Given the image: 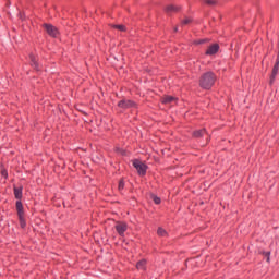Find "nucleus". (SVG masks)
Instances as JSON below:
<instances>
[{
	"mask_svg": "<svg viewBox=\"0 0 279 279\" xmlns=\"http://www.w3.org/2000/svg\"><path fill=\"white\" fill-rule=\"evenodd\" d=\"M217 80V76L213 72H206L203 74L199 78V86L201 88H204L205 90H210L213 86H215V82Z\"/></svg>",
	"mask_w": 279,
	"mask_h": 279,
	"instance_id": "f257e3e1",
	"label": "nucleus"
},
{
	"mask_svg": "<svg viewBox=\"0 0 279 279\" xmlns=\"http://www.w3.org/2000/svg\"><path fill=\"white\" fill-rule=\"evenodd\" d=\"M133 167L136 169L140 175H145V173H147V166L141 160H134Z\"/></svg>",
	"mask_w": 279,
	"mask_h": 279,
	"instance_id": "f03ea898",
	"label": "nucleus"
},
{
	"mask_svg": "<svg viewBox=\"0 0 279 279\" xmlns=\"http://www.w3.org/2000/svg\"><path fill=\"white\" fill-rule=\"evenodd\" d=\"M44 28L46 29L47 34L52 38H58V28L51 24H44Z\"/></svg>",
	"mask_w": 279,
	"mask_h": 279,
	"instance_id": "7ed1b4c3",
	"label": "nucleus"
},
{
	"mask_svg": "<svg viewBox=\"0 0 279 279\" xmlns=\"http://www.w3.org/2000/svg\"><path fill=\"white\" fill-rule=\"evenodd\" d=\"M116 230L120 236H123L125 232L128 231V223L125 222H117L116 223Z\"/></svg>",
	"mask_w": 279,
	"mask_h": 279,
	"instance_id": "20e7f679",
	"label": "nucleus"
},
{
	"mask_svg": "<svg viewBox=\"0 0 279 279\" xmlns=\"http://www.w3.org/2000/svg\"><path fill=\"white\" fill-rule=\"evenodd\" d=\"M119 108H134L136 105L132 100H120L118 102Z\"/></svg>",
	"mask_w": 279,
	"mask_h": 279,
	"instance_id": "39448f33",
	"label": "nucleus"
},
{
	"mask_svg": "<svg viewBox=\"0 0 279 279\" xmlns=\"http://www.w3.org/2000/svg\"><path fill=\"white\" fill-rule=\"evenodd\" d=\"M219 51V46L217 44H213L211 46L208 47L206 51V56H215Z\"/></svg>",
	"mask_w": 279,
	"mask_h": 279,
	"instance_id": "423d86ee",
	"label": "nucleus"
},
{
	"mask_svg": "<svg viewBox=\"0 0 279 279\" xmlns=\"http://www.w3.org/2000/svg\"><path fill=\"white\" fill-rule=\"evenodd\" d=\"M166 12L167 14H173L175 12H180V7L175 4H169L168 7H166Z\"/></svg>",
	"mask_w": 279,
	"mask_h": 279,
	"instance_id": "0eeeda50",
	"label": "nucleus"
},
{
	"mask_svg": "<svg viewBox=\"0 0 279 279\" xmlns=\"http://www.w3.org/2000/svg\"><path fill=\"white\" fill-rule=\"evenodd\" d=\"M278 71H279V59H277L275 66L272 69V73L270 76V82H274V80H276V76L278 75Z\"/></svg>",
	"mask_w": 279,
	"mask_h": 279,
	"instance_id": "6e6552de",
	"label": "nucleus"
},
{
	"mask_svg": "<svg viewBox=\"0 0 279 279\" xmlns=\"http://www.w3.org/2000/svg\"><path fill=\"white\" fill-rule=\"evenodd\" d=\"M16 210H17L19 217L25 215L24 211H23V203H21V201L16 202Z\"/></svg>",
	"mask_w": 279,
	"mask_h": 279,
	"instance_id": "1a4fd4ad",
	"label": "nucleus"
},
{
	"mask_svg": "<svg viewBox=\"0 0 279 279\" xmlns=\"http://www.w3.org/2000/svg\"><path fill=\"white\" fill-rule=\"evenodd\" d=\"M161 102H163V104H173V102H175V97H172V96H165V97L161 99Z\"/></svg>",
	"mask_w": 279,
	"mask_h": 279,
	"instance_id": "9d476101",
	"label": "nucleus"
},
{
	"mask_svg": "<svg viewBox=\"0 0 279 279\" xmlns=\"http://www.w3.org/2000/svg\"><path fill=\"white\" fill-rule=\"evenodd\" d=\"M14 195L16 199H21L23 197V189L14 187Z\"/></svg>",
	"mask_w": 279,
	"mask_h": 279,
	"instance_id": "9b49d317",
	"label": "nucleus"
},
{
	"mask_svg": "<svg viewBox=\"0 0 279 279\" xmlns=\"http://www.w3.org/2000/svg\"><path fill=\"white\" fill-rule=\"evenodd\" d=\"M146 265H147V262H146L145 259H142V260H140V262L136 264V268H137V269H141L142 271H144Z\"/></svg>",
	"mask_w": 279,
	"mask_h": 279,
	"instance_id": "f8f14e48",
	"label": "nucleus"
},
{
	"mask_svg": "<svg viewBox=\"0 0 279 279\" xmlns=\"http://www.w3.org/2000/svg\"><path fill=\"white\" fill-rule=\"evenodd\" d=\"M31 64L33 68L36 69V71H38V61H37L36 57H34L33 54L31 56Z\"/></svg>",
	"mask_w": 279,
	"mask_h": 279,
	"instance_id": "ddd939ff",
	"label": "nucleus"
},
{
	"mask_svg": "<svg viewBox=\"0 0 279 279\" xmlns=\"http://www.w3.org/2000/svg\"><path fill=\"white\" fill-rule=\"evenodd\" d=\"M205 133H206V129H202L199 131H195L194 136H195V138H201V136H204Z\"/></svg>",
	"mask_w": 279,
	"mask_h": 279,
	"instance_id": "4468645a",
	"label": "nucleus"
},
{
	"mask_svg": "<svg viewBox=\"0 0 279 279\" xmlns=\"http://www.w3.org/2000/svg\"><path fill=\"white\" fill-rule=\"evenodd\" d=\"M158 236H167V230H165L162 227H159L157 230Z\"/></svg>",
	"mask_w": 279,
	"mask_h": 279,
	"instance_id": "2eb2a0df",
	"label": "nucleus"
},
{
	"mask_svg": "<svg viewBox=\"0 0 279 279\" xmlns=\"http://www.w3.org/2000/svg\"><path fill=\"white\" fill-rule=\"evenodd\" d=\"M19 219H20V226H21V228H25L26 223H25L24 215H23V216H19Z\"/></svg>",
	"mask_w": 279,
	"mask_h": 279,
	"instance_id": "dca6fc26",
	"label": "nucleus"
},
{
	"mask_svg": "<svg viewBox=\"0 0 279 279\" xmlns=\"http://www.w3.org/2000/svg\"><path fill=\"white\" fill-rule=\"evenodd\" d=\"M118 189L119 191H123V189H125V182H123V180L119 182Z\"/></svg>",
	"mask_w": 279,
	"mask_h": 279,
	"instance_id": "f3484780",
	"label": "nucleus"
},
{
	"mask_svg": "<svg viewBox=\"0 0 279 279\" xmlns=\"http://www.w3.org/2000/svg\"><path fill=\"white\" fill-rule=\"evenodd\" d=\"M151 199L155 204H160V197L156 196V195H151Z\"/></svg>",
	"mask_w": 279,
	"mask_h": 279,
	"instance_id": "a211bd4d",
	"label": "nucleus"
},
{
	"mask_svg": "<svg viewBox=\"0 0 279 279\" xmlns=\"http://www.w3.org/2000/svg\"><path fill=\"white\" fill-rule=\"evenodd\" d=\"M116 29H119L120 32H125V26L124 25H114Z\"/></svg>",
	"mask_w": 279,
	"mask_h": 279,
	"instance_id": "6ab92c4d",
	"label": "nucleus"
},
{
	"mask_svg": "<svg viewBox=\"0 0 279 279\" xmlns=\"http://www.w3.org/2000/svg\"><path fill=\"white\" fill-rule=\"evenodd\" d=\"M191 23V19L186 17L185 20L182 21V25H189Z\"/></svg>",
	"mask_w": 279,
	"mask_h": 279,
	"instance_id": "aec40b11",
	"label": "nucleus"
},
{
	"mask_svg": "<svg viewBox=\"0 0 279 279\" xmlns=\"http://www.w3.org/2000/svg\"><path fill=\"white\" fill-rule=\"evenodd\" d=\"M205 3H207V5H215V0H205Z\"/></svg>",
	"mask_w": 279,
	"mask_h": 279,
	"instance_id": "412c9836",
	"label": "nucleus"
},
{
	"mask_svg": "<svg viewBox=\"0 0 279 279\" xmlns=\"http://www.w3.org/2000/svg\"><path fill=\"white\" fill-rule=\"evenodd\" d=\"M270 254H271L270 252H265V253H264V255L266 256L267 263H269V255H270Z\"/></svg>",
	"mask_w": 279,
	"mask_h": 279,
	"instance_id": "4be33fe9",
	"label": "nucleus"
},
{
	"mask_svg": "<svg viewBox=\"0 0 279 279\" xmlns=\"http://www.w3.org/2000/svg\"><path fill=\"white\" fill-rule=\"evenodd\" d=\"M174 32H178V28H174Z\"/></svg>",
	"mask_w": 279,
	"mask_h": 279,
	"instance_id": "5701e85b",
	"label": "nucleus"
}]
</instances>
